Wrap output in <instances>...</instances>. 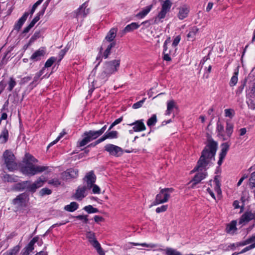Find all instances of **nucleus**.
Instances as JSON below:
<instances>
[{
  "label": "nucleus",
  "instance_id": "39448f33",
  "mask_svg": "<svg viewBox=\"0 0 255 255\" xmlns=\"http://www.w3.org/2000/svg\"><path fill=\"white\" fill-rule=\"evenodd\" d=\"M173 191V189L172 188L161 189L159 193L156 196L155 199L152 203V205H157L167 202L170 197V193Z\"/></svg>",
  "mask_w": 255,
  "mask_h": 255
},
{
  "label": "nucleus",
  "instance_id": "37998d69",
  "mask_svg": "<svg viewBox=\"0 0 255 255\" xmlns=\"http://www.w3.org/2000/svg\"><path fill=\"white\" fill-rule=\"evenodd\" d=\"M157 122V118L156 115H153L150 118H149L147 122V125L148 127L153 126L155 125Z\"/></svg>",
  "mask_w": 255,
  "mask_h": 255
},
{
  "label": "nucleus",
  "instance_id": "052dcab7",
  "mask_svg": "<svg viewBox=\"0 0 255 255\" xmlns=\"http://www.w3.org/2000/svg\"><path fill=\"white\" fill-rule=\"evenodd\" d=\"M92 192L94 194H100V187L95 184H93V185H92Z\"/></svg>",
  "mask_w": 255,
  "mask_h": 255
},
{
  "label": "nucleus",
  "instance_id": "69168bd1",
  "mask_svg": "<svg viewBox=\"0 0 255 255\" xmlns=\"http://www.w3.org/2000/svg\"><path fill=\"white\" fill-rule=\"evenodd\" d=\"M19 250V246H15L14 248L9 252V254L10 255H13L17 254Z\"/></svg>",
  "mask_w": 255,
  "mask_h": 255
},
{
  "label": "nucleus",
  "instance_id": "ddd939ff",
  "mask_svg": "<svg viewBox=\"0 0 255 255\" xmlns=\"http://www.w3.org/2000/svg\"><path fill=\"white\" fill-rule=\"evenodd\" d=\"M252 220H255V212L247 211L241 216L239 219V224L245 225Z\"/></svg>",
  "mask_w": 255,
  "mask_h": 255
},
{
  "label": "nucleus",
  "instance_id": "09e8293b",
  "mask_svg": "<svg viewBox=\"0 0 255 255\" xmlns=\"http://www.w3.org/2000/svg\"><path fill=\"white\" fill-rule=\"evenodd\" d=\"M75 218L78 220H82L83 222L85 224H87L88 223V215H78L75 217Z\"/></svg>",
  "mask_w": 255,
  "mask_h": 255
},
{
  "label": "nucleus",
  "instance_id": "9d476101",
  "mask_svg": "<svg viewBox=\"0 0 255 255\" xmlns=\"http://www.w3.org/2000/svg\"><path fill=\"white\" fill-rule=\"evenodd\" d=\"M46 181V179L45 177L43 176L39 177L34 183H30L27 187V191L34 193L37 189L42 187Z\"/></svg>",
  "mask_w": 255,
  "mask_h": 255
},
{
  "label": "nucleus",
  "instance_id": "a18cd8bd",
  "mask_svg": "<svg viewBox=\"0 0 255 255\" xmlns=\"http://www.w3.org/2000/svg\"><path fill=\"white\" fill-rule=\"evenodd\" d=\"M16 83L15 82V80L12 77H10L9 79V81L8 82V88H7L8 91H10V92L12 90V89H13V88L16 85Z\"/></svg>",
  "mask_w": 255,
  "mask_h": 255
},
{
  "label": "nucleus",
  "instance_id": "e433bc0d",
  "mask_svg": "<svg viewBox=\"0 0 255 255\" xmlns=\"http://www.w3.org/2000/svg\"><path fill=\"white\" fill-rule=\"evenodd\" d=\"M17 176L6 174L3 175V180L5 182H15L17 181Z\"/></svg>",
  "mask_w": 255,
  "mask_h": 255
},
{
  "label": "nucleus",
  "instance_id": "7ed1b4c3",
  "mask_svg": "<svg viewBox=\"0 0 255 255\" xmlns=\"http://www.w3.org/2000/svg\"><path fill=\"white\" fill-rule=\"evenodd\" d=\"M47 169V166H36L32 162L26 161L25 165L21 168V171L25 175L33 176L37 173H41Z\"/></svg>",
  "mask_w": 255,
  "mask_h": 255
},
{
  "label": "nucleus",
  "instance_id": "f03ea898",
  "mask_svg": "<svg viewBox=\"0 0 255 255\" xmlns=\"http://www.w3.org/2000/svg\"><path fill=\"white\" fill-rule=\"evenodd\" d=\"M120 65V60H114L106 62L103 67L102 71L97 77L99 81L98 86L104 84L108 78L118 71Z\"/></svg>",
  "mask_w": 255,
  "mask_h": 255
},
{
  "label": "nucleus",
  "instance_id": "c03bdc74",
  "mask_svg": "<svg viewBox=\"0 0 255 255\" xmlns=\"http://www.w3.org/2000/svg\"><path fill=\"white\" fill-rule=\"evenodd\" d=\"M61 181L57 178L51 179L48 181V184L57 187L61 185Z\"/></svg>",
  "mask_w": 255,
  "mask_h": 255
},
{
  "label": "nucleus",
  "instance_id": "a19ab883",
  "mask_svg": "<svg viewBox=\"0 0 255 255\" xmlns=\"http://www.w3.org/2000/svg\"><path fill=\"white\" fill-rule=\"evenodd\" d=\"M84 210L89 214L97 213L99 210L97 208H94L92 205L86 206L84 208Z\"/></svg>",
  "mask_w": 255,
  "mask_h": 255
},
{
  "label": "nucleus",
  "instance_id": "bf43d9fd",
  "mask_svg": "<svg viewBox=\"0 0 255 255\" xmlns=\"http://www.w3.org/2000/svg\"><path fill=\"white\" fill-rule=\"evenodd\" d=\"M168 208L167 205H162L161 206L159 207H157L156 209V212L157 213H160L161 212H165L167 210Z\"/></svg>",
  "mask_w": 255,
  "mask_h": 255
},
{
  "label": "nucleus",
  "instance_id": "8fccbe9b",
  "mask_svg": "<svg viewBox=\"0 0 255 255\" xmlns=\"http://www.w3.org/2000/svg\"><path fill=\"white\" fill-rule=\"evenodd\" d=\"M252 240V239H251L250 238L245 241L237 243L236 247H238L239 246H244L247 245L248 244H249L251 243L252 242H253Z\"/></svg>",
  "mask_w": 255,
  "mask_h": 255
},
{
  "label": "nucleus",
  "instance_id": "4d7b16f0",
  "mask_svg": "<svg viewBox=\"0 0 255 255\" xmlns=\"http://www.w3.org/2000/svg\"><path fill=\"white\" fill-rule=\"evenodd\" d=\"M234 110L231 109H226L225 110V115L227 117H229L232 118L234 115L233 113Z\"/></svg>",
  "mask_w": 255,
  "mask_h": 255
},
{
  "label": "nucleus",
  "instance_id": "b1692460",
  "mask_svg": "<svg viewBox=\"0 0 255 255\" xmlns=\"http://www.w3.org/2000/svg\"><path fill=\"white\" fill-rule=\"evenodd\" d=\"M29 15L28 12H25L23 15L18 19L17 22L14 24V29L19 31L23 23L25 22Z\"/></svg>",
  "mask_w": 255,
  "mask_h": 255
},
{
  "label": "nucleus",
  "instance_id": "864d4df0",
  "mask_svg": "<svg viewBox=\"0 0 255 255\" xmlns=\"http://www.w3.org/2000/svg\"><path fill=\"white\" fill-rule=\"evenodd\" d=\"M43 1V0H38V1H37L32 6V8L30 10V14L31 15H32L33 13H34V12L35 11V9L36 8V7L38 6V5H39V4H40Z\"/></svg>",
  "mask_w": 255,
  "mask_h": 255
},
{
  "label": "nucleus",
  "instance_id": "423d86ee",
  "mask_svg": "<svg viewBox=\"0 0 255 255\" xmlns=\"http://www.w3.org/2000/svg\"><path fill=\"white\" fill-rule=\"evenodd\" d=\"M3 157L6 166L9 171L16 169L17 163L15 161V156L11 151L6 150L3 152Z\"/></svg>",
  "mask_w": 255,
  "mask_h": 255
},
{
  "label": "nucleus",
  "instance_id": "aec40b11",
  "mask_svg": "<svg viewBox=\"0 0 255 255\" xmlns=\"http://www.w3.org/2000/svg\"><path fill=\"white\" fill-rule=\"evenodd\" d=\"M128 125L133 126V130L135 132L143 131L146 129L143 120L136 121L132 123L128 124Z\"/></svg>",
  "mask_w": 255,
  "mask_h": 255
},
{
  "label": "nucleus",
  "instance_id": "473e14b6",
  "mask_svg": "<svg viewBox=\"0 0 255 255\" xmlns=\"http://www.w3.org/2000/svg\"><path fill=\"white\" fill-rule=\"evenodd\" d=\"M116 44V42H112L107 46L103 54V57L105 59H107L109 57V55L111 54V49L115 46Z\"/></svg>",
  "mask_w": 255,
  "mask_h": 255
},
{
  "label": "nucleus",
  "instance_id": "c756f323",
  "mask_svg": "<svg viewBox=\"0 0 255 255\" xmlns=\"http://www.w3.org/2000/svg\"><path fill=\"white\" fill-rule=\"evenodd\" d=\"M199 29L196 26H193L191 28L190 31L187 34V37L189 40L193 41L195 39V36L197 33L198 32Z\"/></svg>",
  "mask_w": 255,
  "mask_h": 255
},
{
  "label": "nucleus",
  "instance_id": "f704fd0d",
  "mask_svg": "<svg viewBox=\"0 0 255 255\" xmlns=\"http://www.w3.org/2000/svg\"><path fill=\"white\" fill-rule=\"evenodd\" d=\"M105 135L107 139L117 138L118 135V132L116 130H108L106 132Z\"/></svg>",
  "mask_w": 255,
  "mask_h": 255
},
{
  "label": "nucleus",
  "instance_id": "3c124183",
  "mask_svg": "<svg viewBox=\"0 0 255 255\" xmlns=\"http://www.w3.org/2000/svg\"><path fill=\"white\" fill-rule=\"evenodd\" d=\"M133 245L135 246H141L142 247H147V248H155L157 247V245L156 244H147L146 243H142V244H138V243H133Z\"/></svg>",
  "mask_w": 255,
  "mask_h": 255
},
{
  "label": "nucleus",
  "instance_id": "a878e982",
  "mask_svg": "<svg viewBox=\"0 0 255 255\" xmlns=\"http://www.w3.org/2000/svg\"><path fill=\"white\" fill-rule=\"evenodd\" d=\"M79 208V204L76 202H72L70 204L66 205L64 209L68 212H73Z\"/></svg>",
  "mask_w": 255,
  "mask_h": 255
},
{
  "label": "nucleus",
  "instance_id": "cd10ccee",
  "mask_svg": "<svg viewBox=\"0 0 255 255\" xmlns=\"http://www.w3.org/2000/svg\"><path fill=\"white\" fill-rule=\"evenodd\" d=\"M152 8V5H149L145 7L142 10L136 14V17L142 18L146 15Z\"/></svg>",
  "mask_w": 255,
  "mask_h": 255
},
{
  "label": "nucleus",
  "instance_id": "f8f14e48",
  "mask_svg": "<svg viewBox=\"0 0 255 255\" xmlns=\"http://www.w3.org/2000/svg\"><path fill=\"white\" fill-rule=\"evenodd\" d=\"M79 170L77 168H70L63 172L61 175L63 180L76 178L78 176Z\"/></svg>",
  "mask_w": 255,
  "mask_h": 255
},
{
  "label": "nucleus",
  "instance_id": "ea45409f",
  "mask_svg": "<svg viewBox=\"0 0 255 255\" xmlns=\"http://www.w3.org/2000/svg\"><path fill=\"white\" fill-rule=\"evenodd\" d=\"M165 252L166 255H183L179 251L172 248H167Z\"/></svg>",
  "mask_w": 255,
  "mask_h": 255
},
{
  "label": "nucleus",
  "instance_id": "c85d7f7f",
  "mask_svg": "<svg viewBox=\"0 0 255 255\" xmlns=\"http://www.w3.org/2000/svg\"><path fill=\"white\" fill-rule=\"evenodd\" d=\"M206 175V173L204 172L196 174L193 179V181H194L193 184L196 185L199 183L202 180L205 178Z\"/></svg>",
  "mask_w": 255,
  "mask_h": 255
},
{
  "label": "nucleus",
  "instance_id": "774afa93",
  "mask_svg": "<svg viewBox=\"0 0 255 255\" xmlns=\"http://www.w3.org/2000/svg\"><path fill=\"white\" fill-rule=\"evenodd\" d=\"M180 40V36H176L174 38V40H173V41L172 42V46L173 47H176L178 44V43H179Z\"/></svg>",
  "mask_w": 255,
  "mask_h": 255
},
{
  "label": "nucleus",
  "instance_id": "0e129e2a",
  "mask_svg": "<svg viewBox=\"0 0 255 255\" xmlns=\"http://www.w3.org/2000/svg\"><path fill=\"white\" fill-rule=\"evenodd\" d=\"M48 3L45 4V3L43 5L42 9L37 14L36 16H38L40 17V16H42L44 14L45 9L47 7Z\"/></svg>",
  "mask_w": 255,
  "mask_h": 255
},
{
  "label": "nucleus",
  "instance_id": "6e6d98bb",
  "mask_svg": "<svg viewBox=\"0 0 255 255\" xmlns=\"http://www.w3.org/2000/svg\"><path fill=\"white\" fill-rule=\"evenodd\" d=\"M170 42V38L168 37L164 42L163 44V53L168 52L169 50H168L167 44Z\"/></svg>",
  "mask_w": 255,
  "mask_h": 255
},
{
  "label": "nucleus",
  "instance_id": "f257e3e1",
  "mask_svg": "<svg viewBox=\"0 0 255 255\" xmlns=\"http://www.w3.org/2000/svg\"><path fill=\"white\" fill-rule=\"evenodd\" d=\"M218 143L213 139L208 140V143L201 152V155L197 162L196 166L192 171L194 172L197 170H201L202 168L206 167L210 162V160L214 157L217 150Z\"/></svg>",
  "mask_w": 255,
  "mask_h": 255
},
{
  "label": "nucleus",
  "instance_id": "c9c22d12",
  "mask_svg": "<svg viewBox=\"0 0 255 255\" xmlns=\"http://www.w3.org/2000/svg\"><path fill=\"white\" fill-rule=\"evenodd\" d=\"M30 184V181H25L17 184L16 187L20 191H23L26 189L27 191V187Z\"/></svg>",
  "mask_w": 255,
  "mask_h": 255
},
{
  "label": "nucleus",
  "instance_id": "6ab92c4d",
  "mask_svg": "<svg viewBox=\"0 0 255 255\" xmlns=\"http://www.w3.org/2000/svg\"><path fill=\"white\" fill-rule=\"evenodd\" d=\"M88 1L84 2L79 8L75 11L76 17L79 18V17H84L89 12V9H86L87 6Z\"/></svg>",
  "mask_w": 255,
  "mask_h": 255
},
{
  "label": "nucleus",
  "instance_id": "58836bf2",
  "mask_svg": "<svg viewBox=\"0 0 255 255\" xmlns=\"http://www.w3.org/2000/svg\"><path fill=\"white\" fill-rule=\"evenodd\" d=\"M233 131V125L228 122L226 123V132L227 135L230 137Z\"/></svg>",
  "mask_w": 255,
  "mask_h": 255
},
{
  "label": "nucleus",
  "instance_id": "5fc2aeb1",
  "mask_svg": "<svg viewBox=\"0 0 255 255\" xmlns=\"http://www.w3.org/2000/svg\"><path fill=\"white\" fill-rule=\"evenodd\" d=\"M25 157L27 159L26 161H28L30 162H32L33 163H36L38 161V160L36 158H35L33 156L29 154H26Z\"/></svg>",
  "mask_w": 255,
  "mask_h": 255
},
{
  "label": "nucleus",
  "instance_id": "de8ad7c7",
  "mask_svg": "<svg viewBox=\"0 0 255 255\" xmlns=\"http://www.w3.org/2000/svg\"><path fill=\"white\" fill-rule=\"evenodd\" d=\"M146 98H144L142 100L133 104L132 108L134 109H137L142 107L143 104L145 102Z\"/></svg>",
  "mask_w": 255,
  "mask_h": 255
},
{
  "label": "nucleus",
  "instance_id": "20e7f679",
  "mask_svg": "<svg viewBox=\"0 0 255 255\" xmlns=\"http://www.w3.org/2000/svg\"><path fill=\"white\" fill-rule=\"evenodd\" d=\"M100 136L101 135L97 130H90L86 131L82 135L83 139L77 142V146L79 147L84 146Z\"/></svg>",
  "mask_w": 255,
  "mask_h": 255
},
{
  "label": "nucleus",
  "instance_id": "bb28decb",
  "mask_svg": "<svg viewBox=\"0 0 255 255\" xmlns=\"http://www.w3.org/2000/svg\"><path fill=\"white\" fill-rule=\"evenodd\" d=\"M8 139V131L6 128H4L0 135V142L1 143H5Z\"/></svg>",
  "mask_w": 255,
  "mask_h": 255
},
{
  "label": "nucleus",
  "instance_id": "9b49d317",
  "mask_svg": "<svg viewBox=\"0 0 255 255\" xmlns=\"http://www.w3.org/2000/svg\"><path fill=\"white\" fill-rule=\"evenodd\" d=\"M46 181V179L45 177L43 176L39 177L34 183H30L27 187V191L34 193L37 189L42 187Z\"/></svg>",
  "mask_w": 255,
  "mask_h": 255
},
{
  "label": "nucleus",
  "instance_id": "6e6552de",
  "mask_svg": "<svg viewBox=\"0 0 255 255\" xmlns=\"http://www.w3.org/2000/svg\"><path fill=\"white\" fill-rule=\"evenodd\" d=\"M86 237L90 244L96 249L99 255H105L101 245L96 239L94 233L91 231L88 232L86 233Z\"/></svg>",
  "mask_w": 255,
  "mask_h": 255
},
{
  "label": "nucleus",
  "instance_id": "603ef678",
  "mask_svg": "<svg viewBox=\"0 0 255 255\" xmlns=\"http://www.w3.org/2000/svg\"><path fill=\"white\" fill-rule=\"evenodd\" d=\"M123 121V117H121L117 119H116L110 126L108 130H111L116 125L120 124Z\"/></svg>",
  "mask_w": 255,
  "mask_h": 255
},
{
  "label": "nucleus",
  "instance_id": "49530a36",
  "mask_svg": "<svg viewBox=\"0 0 255 255\" xmlns=\"http://www.w3.org/2000/svg\"><path fill=\"white\" fill-rule=\"evenodd\" d=\"M52 191L47 188H42L39 191V194L41 196H44L46 195H50Z\"/></svg>",
  "mask_w": 255,
  "mask_h": 255
},
{
  "label": "nucleus",
  "instance_id": "4468645a",
  "mask_svg": "<svg viewBox=\"0 0 255 255\" xmlns=\"http://www.w3.org/2000/svg\"><path fill=\"white\" fill-rule=\"evenodd\" d=\"M39 238L38 236L34 237L28 244V245L23 249L21 251V255H29L34 250V245L38 242Z\"/></svg>",
  "mask_w": 255,
  "mask_h": 255
},
{
  "label": "nucleus",
  "instance_id": "680f3d73",
  "mask_svg": "<svg viewBox=\"0 0 255 255\" xmlns=\"http://www.w3.org/2000/svg\"><path fill=\"white\" fill-rule=\"evenodd\" d=\"M224 129V126L222 124H221L219 122H218L217 130L219 134H221L223 132Z\"/></svg>",
  "mask_w": 255,
  "mask_h": 255
},
{
  "label": "nucleus",
  "instance_id": "dca6fc26",
  "mask_svg": "<svg viewBox=\"0 0 255 255\" xmlns=\"http://www.w3.org/2000/svg\"><path fill=\"white\" fill-rule=\"evenodd\" d=\"M221 150L219 154V159L218 161L219 166H221L225 158L227 152L229 149L230 144L228 142H225L221 144Z\"/></svg>",
  "mask_w": 255,
  "mask_h": 255
},
{
  "label": "nucleus",
  "instance_id": "0eeeda50",
  "mask_svg": "<svg viewBox=\"0 0 255 255\" xmlns=\"http://www.w3.org/2000/svg\"><path fill=\"white\" fill-rule=\"evenodd\" d=\"M172 5V2L170 0H165L163 1L161 4V10L154 18V23L158 24L160 22H162L161 19L165 17L166 14L170 11Z\"/></svg>",
  "mask_w": 255,
  "mask_h": 255
},
{
  "label": "nucleus",
  "instance_id": "412c9836",
  "mask_svg": "<svg viewBox=\"0 0 255 255\" xmlns=\"http://www.w3.org/2000/svg\"><path fill=\"white\" fill-rule=\"evenodd\" d=\"M87 189L86 186H79L74 194L75 198L78 200H82L86 196L85 192Z\"/></svg>",
  "mask_w": 255,
  "mask_h": 255
},
{
  "label": "nucleus",
  "instance_id": "5701e85b",
  "mask_svg": "<svg viewBox=\"0 0 255 255\" xmlns=\"http://www.w3.org/2000/svg\"><path fill=\"white\" fill-rule=\"evenodd\" d=\"M179 12L177 14V17L180 20H182L188 16L189 12V8L186 5H184L178 8Z\"/></svg>",
  "mask_w": 255,
  "mask_h": 255
},
{
  "label": "nucleus",
  "instance_id": "1a4fd4ad",
  "mask_svg": "<svg viewBox=\"0 0 255 255\" xmlns=\"http://www.w3.org/2000/svg\"><path fill=\"white\" fill-rule=\"evenodd\" d=\"M104 149L110 155L117 157L121 156L124 153V150L121 147L113 144H106Z\"/></svg>",
  "mask_w": 255,
  "mask_h": 255
},
{
  "label": "nucleus",
  "instance_id": "2eb2a0df",
  "mask_svg": "<svg viewBox=\"0 0 255 255\" xmlns=\"http://www.w3.org/2000/svg\"><path fill=\"white\" fill-rule=\"evenodd\" d=\"M84 181L87 183V187L90 189L92 188V185L94 184L96 180V176L93 171H91L87 173L83 178Z\"/></svg>",
  "mask_w": 255,
  "mask_h": 255
},
{
  "label": "nucleus",
  "instance_id": "72a5a7b5",
  "mask_svg": "<svg viewBox=\"0 0 255 255\" xmlns=\"http://www.w3.org/2000/svg\"><path fill=\"white\" fill-rule=\"evenodd\" d=\"M44 71V68H43L41 70H40L38 72L36 73L35 75V76L33 78V81L30 83V86H31L32 87L36 86V83L39 79L41 75L43 74Z\"/></svg>",
  "mask_w": 255,
  "mask_h": 255
},
{
  "label": "nucleus",
  "instance_id": "7c9ffc66",
  "mask_svg": "<svg viewBox=\"0 0 255 255\" xmlns=\"http://www.w3.org/2000/svg\"><path fill=\"white\" fill-rule=\"evenodd\" d=\"M139 27V25L136 22H132L131 23L127 25L124 29L125 33L133 31L134 29H137Z\"/></svg>",
  "mask_w": 255,
  "mask_h": 255
},
{
  "label": "nucleus",
  "instance_id": "4c0bfd02",
  "mask_svg": "<svg viewBox=\"0 0 255 255\" xmlns=\"http://www.w3.org/2000/svg\"><path fill=\"white\" fill-rule=\"evenodd\" d=\"M239 74V71L238 70H237L235 71L234 73V75L232 77L230 82V85L231 87L234 86L236 85V84L238 82V75Z\"/></svg>",
  "mask_w": 255,
  "mask_h": 255
},
{
  "label": "nucleus",
  "instance_id": "338daca9",
  "mask_svg": "<svg viewBox=\"0 0 255 255\" xmlns=\"http://www.w3.org/2000/svg\"><path fill=\"white\" fill-rule=\"evenodd\" d=\"M170 54V51H168V52H166V53H163V60L167 61H171V59L170 57L169 56V54Z\"/></svg>",
  "mask_w": 255,
  "mask_h": 255
},
{
  "label": "nucleus",
  "instance_id": "13d9d810",
  "mask_svg": "<svg viewBox=\"0 0 255 255\" xmlns=\"http://www.w3.org/2000/svg\"><path fill=\"white\" fill-rule=\"evenodd\" d=\"M250 184L252 187H255V172H254L251 174V176L250 178Z\"/></svg>",
  "mask_w": 255,
  "mask_h": 255
},
{
  "label": "nucleus",
  "instance_id": "2f4dec72",
  "mask_svg": "<svg viewBox=\"0 0 255 255\" xmlns=\"http://www.w3.org/2000/svg\"><path fill=\"white\" fill-rule=\"evenodd\" d=\"M176 108V105L173 100H170L167 102V110L166 111V115H170L173 108Z\"/></svg>",
  "mask_w": 255,
  "mask_h": 255
},
{
  "label": "nucleus",
  "instance_id": "e2e57ef3",
  "mask_svg": "<svg viewBox=\"0 0 255 255\" xmlns=\"http://www.w3.org/2000/svg\"><path fill=\"white\" fill-rule=\"evenodd\" d=\"M255 248V246L254 245V244H252V245L246 247L244 249L242 250V251L240 253V254H243L244 253L252 249H254Z\"/></svg>",
  "mask_w": 255,
  "mask_h": 255
},
{
  "label": "nucleus",
  "instance_id": "a211bd4d",
  "mask_svg": "<svg viewBox=\"0 0 255 255\" xmlns=\"http://www.w3.org/2000/svg\"><path fill=\"white\" fill-rule=\"evenodd\" d=\"M26 198L27 195L26 194H20L13 200L12 203L14 205H17L18 207H25Z\"/></svg>",
  "mask_w": 255,
  "mask_h": 255
},
{
  "label": "nucleus",
  "instance_id": "79ce46f5",
  "mask_svg": "<svg viewBox=\"0 0 255 255\" xmlns=\"http://www.w3.org/2000/svg\"><path fill=\"white\" fill-rule=\"evenodd\" d=\"M56 59L57 58L54 57H51L49 58L45 63L44 67H43L44 70L45 69V68L51 67L52 64L56 61Z\"/></svg>",
  "mask_w": 255,
  "mask_h": 255
},
{
  "label": "nucleus",
  "instance_id": "f3484780",
  "mask_svg": "<svg viewBox=\"0 0 255 255\" xmlns=\"http://www.w3.org/2000/svg\"><path fill=\"white\" fill-rule=\"evenodd\" d=\"M46 54V49L45 47H41L38 50L35 51L30 56V60L33 62H36L41 59Z\"/></svg>",
  "mask_w": 255,
  "mask_h": 255
},
{
  "label": "nucleus",
  "instance_id": "4be33fe9",
  "mask_svg": "<svg viewBox=\"0 0 255 255\" xmlns=\"http://www.w3.org/2000/svg\"><path fill=\"white\" fill-rule=\"evenodd\" d=\"M237 223L236 220H233L229 224H227L225 229L226 232L231 235H234L238 230L236 227Z\"/></svg>",
  "mask_w": 255,
  "mask_h": 255
},
{
  "label": "nucleus",
  "instance_id": "393cba45",
  "mask_svg": "<svg viewBox=\"0 0 255 255\" xmlns=\"http://www.w3.org/2000/svg\"><path fill=\"white\" fill-rule=\"evenodd\" d=\"M117 31L118 29L117 28H113L111 29V30L107 33L105 37V40L108 42H110L111 43L114 42V40L117 35Z\"/></svg>",
  "mask_w": 255,
  "mask_h": 255
}]
</instances>
